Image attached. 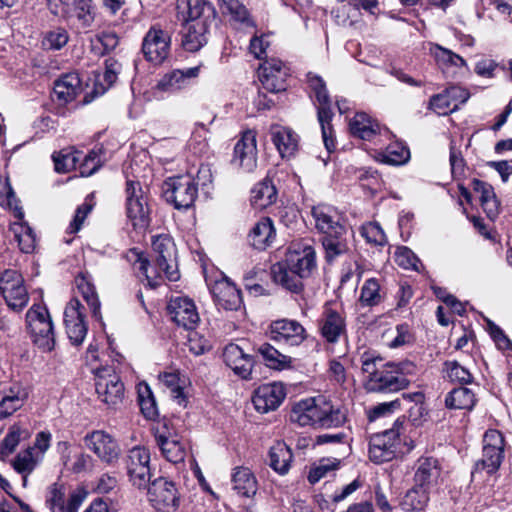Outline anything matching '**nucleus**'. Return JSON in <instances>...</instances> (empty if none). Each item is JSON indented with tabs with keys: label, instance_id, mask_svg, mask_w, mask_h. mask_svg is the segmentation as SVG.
<instances>
[{
	"label": "nucleus",
	"instance_id": "obj_21",
	"mask_svg": "<svg viewBox=\"0 0 512 512\" xmlns=\"http://www.w3.org/2000/svg\"><path fill=\"white\" fill-rule=\"evenodd\" d=\"M288 68L279 59L264 61L258 69V77L264 89L278 93L286 89Z\"/></svg>",
	"mask_w": 512,
	"mask_h": 512
},
{
	"label": "nucleus",
	"instance_id": "obj_13",
	"mask_svg": "<svg viewBox=\"0 0 512 512\" xmlns=\"http://www.w3.org/2000/svg\"><path fill=\"white\" fill-rule=\"evenodd\" d=\"M151 457L147 448L136 446L130 449L125 458L129 481L139 489H144L151 480Z\"/></svg>",
	"mask_w": 512,
	"mask_h": 512
},
{
	"label": "nucleus",
	"instance_id": "obj_18",
	"mask_svg": "<svg viewBox=\"0 0 512 512\" xmlns=\"http://www.w3.org/2000/svg\"><path fill=\"white\" fill-rule=\"evenodd\" d=\"M84 442L102 462L113 465L118 462L121 450L117 441L108 433L96 430L87 434Z\"/></svg>",
	"mask_w": 512,
	"mask_h": 512
},
{
	"label": "nucleus",
	"instance_id": "obj_43",
	"mask_svg": "<svg viewBox=\"0 0 512 512\" xmlns=\"http://www.w3.org/2000/svg\"><path fill=\"white\" fill-rule=\"evenodd\" d=\"M233 489L238 494L251 497L257 491V481L251 470L247 467H236L232 474Z\"/></svg>",
	"mask_w": 512,
	"mask_h": 512
},
{
	"label": "nucleus",
	"instance_id": "obj_46",
	"mask_svg": "<svg viewBox=\"0 0 512 512\" xmlns=\"http://www.w3.org/2000/svg\"><path fill=\"white\" fill-rule=\"evenodd\" d=\"M277 198L276 188L270 180L256 184L251 191V203L256 209H265Z\"/></svg>",
	"mask_w": 512,
	"mask_h": 512
},
{
	"label": "nucleus",
	"instance_id": "obj_12",
	"mask_svg": "<svg viewBox=\"0 0 512 512\" xmlns=\"http://www.w3.org/2000/svg\"><path fill=\"white\" fill-rule=\"evenodd\" d=\"M147 498L157 512H176L180 494L176 485L164 477L155 479L147 491Z\"/></svg>",
	"mask_w": 512,
	"mask_h": 512
},
{
	"label": "nucleus",
	"instance_id": "obj_54",
	"mask_svg": "<svg viewBox=\"0 0 512 512\" xmlns=\"http://www.w3.org/2000/svg\"><path fill=\"white\" fill-rule=\"evenodd\" d=\"M41 462L40 457L27 448L15 456L12 467L21 475H30Z\"/></svg>",
	"mask_w": 512,
	"mask_h": 512
},
{
	"label": "nucleus",
	"instance_id": "obj_55",
	"mask_svg": "<svg viewBox=\"0 0 512 512\" xmlns=\"http://www.w3.org/2000/svg\"><path fill=\"white\" fill-rule=\"evenodd\" d=\"M29 437L28 430L19 425L13 424L0 444V453L4 456L11 454L20 441Z\"/></svg>",
	"mask_w": 512,
	"mask_h": 512
},
{
	"label": "nucleus",
	"instance_id": "obj_50",
	"mask_svg": "<svg viewBox=\"0 0 512 512\" xmlns=\"http://www.w3.org/2000/svg\"><path fill=\"white\" fill-rule=\"evenodd\" d=\"M384 299V292L376 278L367 279L360 290L359 303L365 307L379 305Z\"/></svg>",
	"mask_w": 512,
	"mask_h": 512
},
{
	"label": "nucleus",
	"instance_id": "obj_6",
	"mask_svg": "<svg viewBox=\"0 0 512 512\" xmlns=\"http://www.w3.org/2000/svg\"><path fill=\"white\" fill-rule=\"evenodd\" d=\"M404 421L397 419L390 429L375 434L369 442V458L376 464L393 460L399 452Z\"/></svg>",
	"mask_w": 512,
	"mask_h": 512
},
{
	"label": "nucleus",
	"instance_id": "obj_48",
	"mask_svg": "<svg viewBox=\"0 0 512 512\" xmlns=\"http://www.w3.org/2000/svg\"><path fill=\"white\" fill-rule=\"evenodd\" d=\"M159 381L170 390L171 396L179 405L185 404L186 398L183 393V389L187 385L185 376H181L177 371L163 372L159 374Z\"/></svg>",
	"mask_w": 512,
	"mask_h": 512
},
{
	"label": "nucleus",
	"instance_id": "obj_27",
	"mask_svg": "<svg viewBox=\"0 0 512 512\" xmlns=\"http://www.w3.org/2000/svg\"><path fill=\"white\" fill-rule=\"evenodd\" d=\"M90 2L91 0H47V6L55 16L77 18L84 24H89L92 20Z\"/></svg>",
	"mask_w": 512,
	"mask_h": 512
},
{
	"label": "nucleus",
	"instance_id": "obj_23",
	"mask_svg": "<svg viewBox=\"0 0 512 512\" xmlns=\"http://www.w3.org/2000/svg\"><path fill=\"white\" fill-rule=\"evenodd\" d=\"M206 282L219 307L225 310H237L241 307L240 291L226 276L220 274L213 283L209 279Z\"/></svg>",
	"mask_w": 512,
	"mask_h": 512
},
{
	"label": "nucleus",
	"instance_id": "obj_10",
	"mask_svg": "<svg viewBox=\"0 0 512 512\" xmlns=\"http://www.w3.org/2000/svg\"><path fill=\"white\" fill-rule=\"evenodd\" d=\"M154 437L162 456L167 461L174 464L184 461L187 444L169 422L160 424L154 431Z\"/></svg>",
	"mask_w": 512,
	"mask_h": 512
},
{
	"label": "nucleus",
	"instance_id": "obj_64",
	"mask_svg": "<svg viewBox=\"0 0 512 512\" xmlns=\"http://www.w3.org/2000/svg\"><path fill=\"white\" fill-rule=\"evenodd\" d=\"M395 262L404 269L419 271L421 262L414 252L408 247H398L394 254Z\"/></svg>",
	"mask_w": 512,
	"mask_h": 512
},
{
	"label": "nucleus",
	"instance_id": "obj_2",
	"mask_svg": "<svg viewBox=\"0 0 512 512\" xmlns=\"http://www.w3.org/2000/svg\"><path fill=\"white\" fill-rule=\"evenodd\" d=\"M290 421L299 426L336 428L346 420V413L324 398H306L296 402L290 412Z\"/></svg>",
	"mask_w": 512,
	"mask_h": 512
},
{
	"label": "nucleus",
	"instance_id": "obj_4",
	"mask_svg": "<svg viewBox=\"0 0 512 512\" xmlns=\"http://www.w3.org/2000/svg\"><path fill=\"white\" fill-rule=\"evenodd\" d=\"M307 81L318 103L317 115L321 126L323 143L327 152L330 153L336 147L334 132L331 125L333 112L331 110L330 98L325 83L320 76L309 72L307 74Z\"/></svg>",
	"mask_w": 512,
	"mask_h": 512
},
{
	"label": "nucleus",
	"instance_id": "obj_7",
	"mask_svg": "<svg viewBox=\"0 0 512 512\" xmlns=\"http://www.w3.org/2000/svg\"><path fill=\"white\" fill-rule=\"evenodd\" d=\"M27 326L34 343L43 351H51L55 346L53 324L46 307L33 305L26 314Z\"/></svg>",
	"mask_w": 512,
	"mask_h": 512
},
{
	"label": "nucleus",
	"instance_id": "obj_5",
	"mask_svg": "<svg viewBox=\"0 0 512 512\" xmlns=\"http://www.w3.org/2000/svg\"><path fill=\"white\" fill-rule=\"evenodd\" d=\"M0 205L14 211L16 220L11 223L10 230L17 241L19 248L24 253H30L35 248L36 238L32 229L24 221V213L18 206L13 189L8 181L4 184V192H0Z\"/></svg>",
	"mask_w": 512,
	"mask_h": 512
},
{
	"label": "nucleus",
	"instance_id": "obj_15",
	"mask_svg": "<svg viewBox=\"0 0 512 512\" xmlns=\"http://www.w3.org/2000/svg\"><path fill=\"white\" fill-rule=\"evenodd\" d=\"M0 293L9 308L14 311L22 310L28 303L29 295L24 285V279L15 270H6L0 276Z\"/></svg>",
	"mask_w": 512,
	"mask_h": 512
},
{
	"label": "nucleus",
	"instance_id": "obj_26",
	"mask_svg": "<svg viewBox=\"0 0 512 512\" xmlns=\"http://www.w3.org/2000/svg\"><path fill=\"white\" fill-rule=\"evenodd\" d=\"M257 154L256 132L247 130L235 144L233 163L250 172L257 165Z\"/></svg>",
	"mask_w": 512,
	"mask_h": 512
},
{
	"label": "nucleus",
	"instance_id": "obj_32",
	"mask_svg": "<svg viewBox=\"0 0 512 512\" xmlns=\"http://www.w3.org/2000/svg\"><path fill=\"white\" fill-rule=\"evenodd\" d=\"M200 73V66L175 69L165 74L157 84L159 90L173 92L190 84Z\"/></svg>",
	"mask_w": 512,
	"mask_h": 512
},
{
	"label": "nucleus",
	"instance_id": "obj_1",
	"mask_svg": "<svg viewBox=\"0 0 512 512\" xmlns=\"http://www.w3.org/2000/svg\"><path fill=\"white\" fill-rule=\"evenodd\" d=\"M152 249L155 257L154 265H150L142 253L136 250L131 251L135 269L145 275L148 285L152 288L160 285L163 279L177 281L180 274L176 246L172 238L165 234L153 237Z\"/></svg>",
	"mask_w": 512,
	"mask_h": 512
},
{
	"label": "nucleus",
	"instance_id": "obj_36",
	"mask_svg": "<svg viewBox=\"0 0 512 512\" xmlns=\"http://www.w3.org/2000/svg\"><path fill=\"white\" fill-rule=\"evenodd\" d=\"M270 135L281 157H290L296 152L299 137L290 128L272 125Z\"/></svg>",
	"mask_w": 512,
	"mask_h": 512
},
{
	"label": "nucleus",
	"instance_id": "obj_31",
	"mask_svg": "<svg viewBox=\"0 0 512 512\" xmlns=\"http://www.w3.org/2000/svg\"><path fill=\"white\" fill-rule=\"evenodd\" d=\"M58 450L66 470L79 474L91 470L93 459L90 455L73 447L69 442H59Z\"/></svg>",
	"mask_w": 512,
	"mask_h": 512
},
{
	"label": "nucleus",
	"instance_id": "obj_51",
	"mask_svg": "<svg viewBox=\"0 0 512 512\" xmlns=\"http://www.w3.org/2000/svg\"><path fill=\"white\" fill-rule=\"evenodd\" d=\"M335 22L342 26L354 24L360 17L359 8L346 0H339L331 12Z\"/></svg>",
	"mask_w": 512,
	"mask_h": 512
},
{
	"label": "nucleus",
	"instance_id": "obj_28",
	"mask_svg": "<svg viewBox=\"0 0 512 512\" xmlns=\"http://www.w3.org/2000/svg\"><path fill=\"white\" fill-rule=\"evenodd\" d=\"M319 329L327 342L336 343L346 333L345 318L338 310L326 305L319 321Z\"/></svg>",
	"mask_w": 512,
	"mask_h": 512
},
{
	"label": "nucleus",
	"instance_id": "obj_33",
	"mask_svg": "<svg viewBox=\"0 0 512 512\" xmlns=\"http://www.w3.org/2000/svg\"><path fill=\"white\" fill-rule=\"evenodd\" d=\"M439 477L440 467L435 458L424 457L417 461L413 480L418 487L431 490L437 485Z\"/></svg>",
	"mask_w": 512,
	"mask_h": 512
},
{
	"label": "nucleus",
	"instance_id": "obj_56",
	"mask_svg": "<svg viewBox=\"0 0 512 512\" xmlns=\"http://www.w3.org/2000/svg\"><path fill=\"white\" fill-rule=\"evenodd\" d=\"M80 160V151L62 150L53 155L55 170L58 173H67L76 169Z\"/></svg>",
	"mask_w": 512,
	"mask_h": 512
},
{
	"label": "nucleus",
	"instance_id": "obj_29",
	"mask_svg": "<svg viewBox=\"0 0 512 512\" xmlns=\"http://www.w3.org/2000/svg\"><path fill=\"white\" fill-rule=\"evenodd\" d=\"M315 227L324 235L344 234L345 228L341 225V216L332 206L320 204L312 208Z\"/></svg>",
	"mask_w": 512,
	"mask_h": 512
},
{
	"label": "nucleus",
	"instance_id": "obj_3",
	"mask_svg": "<svg viewBox=\"0 0 512 512\" xmlns=\"http://www.w3.org/2000/svg\"><path fill=\"white\" fill-rule=\"evenodd\" d=\"M405 366V363H386L378 367L376 359H364L362 370L369 375L366 382L367 390L391 393L405 389L409 385L404 372Z\"/></svg>",
	"mask_w": 512,
	"mask_h": 512
},
{
	"label": "nucleus",
	"instance_id": "obj_22",
	"mask_svg": "<svg viewBox=\"0 0 512 512\" xmlns=\"http://www.w3.org/2000/svg\"><path fill=\"white\" fill-rule=\"evenodd\" d=\"M84 319L83 305L78 299H71L64 310V323L68 338L74 345L81 344L86 337L87 325Z\"/></svg>",
	"mask_w": 512,
	"mask_h": 512
},
{
	"label": "nucleus",
	"instance_id": "obj_16",
	"mask_svg": "<svg viewBox=\"0 0 512 512\" xmlns=\"http://www.w3.org/2000/svg\"><path fill=\"white\" fill-rule=\"evenodd\" d=\"M267 333L271 340L288 346H299L307 338L304 326L300 322L288 318L272 321Z\"/></svg>",
	"mask_w": 512,
	"mask_h": 512
},
{
	"label": "nucleus",
	"instance_id": "obj_62",
	"mask_svg": "<svg viewBox=\"0 0 512 512\" xmlns=\"http://www.w3.org/2000/svg\"><path fill=\"white\" fill-rule=\"evenodd\" d=\"M224 12L229 13L232 19L246 25H252L248 11L239 0H218Z\"/></svg>",
	"mask_w": 512,
	"mask_h": 512
},
{
	"label": "nucleus",
	"instance_id": "obj_35",
	"mask_svg": "<svg viewBox=\"0 0 512 512\" xmlns=\"http://www.w3.org/2000/svg\"><path fill=\"white\" fill-rule=\"evenodd\" d=\"M82 91V83L77 73H67L54 83V96L61 104L73 101Z\"/></svg>",
	"mask_w": 512,
	"mask_h": 512
},
{
	"label": "nucleus",
	"instance_id": "obj_45",
	"mask_svg": "<svg viewBox=\"0 0 512 512\" xmlns=\"http://www.w3.org/2000/svg\"><path fill=\"white\" fill-rule=\"evenodd\" d=\"M266 366L271 369L284 370L292 366V358L279 352L269 343H262L256 348Z\"/></svg>",
	"mask_w": 512,
	"mask_h": 512
},
{
	"label": "nucleus",
	"instance_id": "obj_53",
	"mask_svg": "<svg viewBox=\"0 0 512 512\" xmlns=\"http://www.w3.org/2000/svg\"><path fill=\"white\" fill-rule=\"evenodd\" d=\"M121 69V64L114 58H108L105 61V71L98 75L95 82V92L103 94L117 80V75Z\"/></svg>",
	"mask_w": 512,
	"mask_h": 512
},
{
	"label": "nucleus",
	"instance_id": "obj_40",
	"mask_svg": "<svg viewBox=\"0 0 512 512\" xmlns=\"http://www.w3.org/2000/svg\"><path fill=\"white\" fill-rule=\"evenodd\" d=\"M273 280L285 289L298 293L302 289V280L284 261L274 264L271 268Z\"/></svg>",
	"mask_w": 512,
	"mask_h": 512
},
{
	"label": "nucleus",
	"instance_id": "obj_9",
	"mask_svg": "<svg viewBox=\"0 0 512 512\" xmlns=\"http://www.w3.org/2000/svg\"><path fill=\"white\" fill-rule=\"evenodd\" d=\"M95 390L101 402L116 408L123 400L124 385L111 367L93 369Z\"/></svg>",
	"mask_w": 512,
	"mask_h": 512
},
{
	"label": "nucleus",
	"instance_id": "obj_52",
	"mask_svg": "<svg viewBox=\"0 0 512 512\" xmlns=\"http://www.w3.org/2000/svg\"><path fill=\"white\" fill-rule=\"evenodd\" d=\"M410 158L409 149L400 142L391 143L384 151L378 154L377 159L390 165L405 164Z\"/></svg>",
	"mask_w": 512,
	"mask_h": 512
},
{
	"label": "nucleus",
	"instance_id": "obj_47",
	"mask_svg": "<svg viewBox=\"0 0 512 512\" xmlns=\"http://www.w3.org/2000/svg\"><path fill=\"white\" fill-rule=\"evenodd\" d=\"M430 491L424 487H418L414 483L413 487L406 492L401 501L402 509L406 512L423 510L429 501Z\"/></svg>",
	"mask_w": 512,
	"mask_h": 512
},
{
	"label": "nucleus",
	"instance_id": "obj_24",
	"mask_svg": "<svg viewBox=\"0 0 512 512\" xmlns=\"http://www.w3.org/2000/svg\"><path fill=\"white\" fill-rule=\"evenodd\" d=\"M168 312L172 320L185 329H194L200 321V316L194 301L185 296L170 299Z\"/></svg>",
	"mask_w": 512,
	"mask_h": 512
},
{
	"label": "nucleus",
	"instance_id": "obj_14",
	"mask_svg": "<svg viewBox=\"0 0 512 512\" xmlns=\"http://www.w3.org/2000/svg\"><path fill=\"white\" fill-rule=\"evenodd\" d=\"M504 447V438L500 431L495 429L486 431L483 437L482 458L476 463L475 471L495 473L504 459Z\"/></svg>",
	"mask_w": 512,
	"mask_h": 512
},
{
	"label": "nucleus",
	"instance_id": "obj_61",
	"mask_svg": "<svg viewBox=\"0 0 512 512\" xmlns=\"http://www.w3.org/2000/svg\"><path fill=\"white\" fill-rule=\"evenodd\" d=\"M224 12L229 13L232 19L246 25H252L248 11L239 0H218Z\"/></svg>",
	"mask_w": 512,
	"mask_h": 512
},
{
	"label": "nucleus",
	"instance_id": "obj_38",
	"mask_svg": "<svg viewBox=\"0 0 512 512\" xmlns=\"http://www.w3.org/2000/svg\"><path fill=\"white\" fill-rule=\"evenodd\" d=\"M276 237V231L270 218L260 219L251 229L248 239L251 245L259 250L271 246Z\"/></svg>",
	"mask_w": 512,
	"mask_h": 512
},
{
	"label": "nucleus",
	"instance_id": "obj_59",
	"mask_svg": "<svg viewBox=\"0 0 512 512\" xmlns=\"http://www.w3.org/2000/svg\"><path fill=\"white\" fill-rule=\"evenodd\" d=\"M138 399L141 412L147 419H153L157 415L156 402L153 394L146 384H140L138 387Z\"/></svg>",
	"mask_w": 512,
	"mask_h": 512
},
{
	"label": "nucleus",
	"instance_id": "obj_39",
	"mask_svg": "<svg viewBox=\"0 0 512 512\" xmlns=\"http://www.w3.org/2000/svg\"><path fill=\"white\" fill-rule=\"evenodd\" d=\"M353 136L363 140H372L380 134L379 124L364 112L356 113L349 122Z\"/></svg>",
	"mask_w": 512,
	"mask_h": 512
},
{
	"label": "nucleus",
	"instance_id": "obj_57",
	"mask_svg": "<svg viewBox=\"0 0 512 512\" xmlns=\"http://www.w3.org/2000/svg\"><path fill=\"white\" fill-rule=\"evenodd\" d=\"M384 337L387 341V345L390 348H399L404 345L411 344L413 342V335L407 324L397 325L395 330H388L384 333Z\"/></svg>",
	"mask_w": 512,
	"mask_h": 512
},
{
	"label": "nucleus",
	"instance_id": "obj_41",
	"mask_svg": "<svg viewBox=\"0 0 512 512\" xmlns=\"http://www.w3.org/2000/svg\"><path fill=\"white\" fill-rule=\"evenodd\" d=\"M429 51L439 68L444 72L448 71L450 68H467L466 61L460 55L452 52L449 49H446L437 44H431Z\"/></svg>",
	"mask_w": 512,
	"mask_h": 512
},
{
	"label": "nucleus",
	"instance_id": "obj_30",
	"mask_svg": "<svg viewBox=\"0 0 512 512\" xmlns=\"http://www.w3.org/2000/svg\"><path fill=\"white\" fill-rule=\"evenodd\" d=\"M222 356L226 366L236 375L242 379L250 378L253 368V358L251 355L246 354L240 346L234 343L226 345Z\"/></svg>",
	"mask_w": 512,
	"mask_h": 512
},
{
	"label": "nucleus",
	"instance_id": "obj_63",
	"mask_svg": "<svg viewBox=\"0 0 512 512\" xmlns=\"http://www.w3.org/2000/svg\"><path fill=\"white\" fill-rule=\"evenodd\" d=\"M360 233L362 237L372 245L383 246L386 244V235L377 222H368L361 226Z\"/></svg>",
	"mask_w": 512,
	"mask_h": 512
},
{
	"label": "nucleus",
	"instance_id": "obj_25",
	"mask_svg": "<svg viewBox=\"0 0 512 512\" xmlns=\"http://www.w3.org/2000/svg\"><path fill=\"white\" fill-rule=\"evenodd\" d=\"M286 391L282 383L272 382L259 386L253 394L252 402L260 413H268L277 409L283 402Z\"/></svg>",
	"mask_w": 512,
	"mask_h": 512
},
{
	"label": "nucleus",
	"instance_id": "obj_60",
	"mask_svg": "<svg viewBox=\"0 0 512 512\" xmlns=\"http://www.w3.org/2000/svg\"><path fill=\"white\" fill-rule=\"evenodd\" d=\"M344 234L325 235L322 240L323 247L326 251V257L329 260L345 253L347 244L343 239Z\"/></svg>",
	"mask_w": 512,
	"mask_h": 512
},
{
	"label": "nucleus",
	"instance_id": "obj_20",
	"mask_svg": "<svg viewBox=\"0 0 512 512\" xmlns=\"http://www.w3.org/2000/svg\"><path fill=\"white\" fill-rule=\"evenodd\" d=\"M170 44L169 33L159 26H152L143 39L142 51L149 62L160 64L168 57Z\"/></svg>",
	"mask_w": 512,
	"mask_h": 512
},
{
	"label": "nucleus",
	"instance_id": "obj_17",
	"mask_svg": "<svg viewBox=\"0 0 512 512\" xmlns=\"http://www.w3.org/2000/svg\"><path fill=\"white\" fill-rule=\"evenodd\" d=\"M283 261L302 280L309 277L316 268L315 250L308 243H293Z\"/></svg>",
	"mask_w": 512,
	"mask_h": 512
},
{
	"label": "nucleus",
	"instance_id": "obj_49",
	"mask_svg": "<svg viewBox=\"0 0 512 512\" xmlns=\"http://www.w3.org/2000/svg\"><path fill=\"white\" fill-rule=\"evenodd\" d=\"M475 403V394L467 387L455 388L445 398V405L449 409L471 410Z\"/></svg>",
	"mask_w": 512,
	"mask_h": 512
},
{
	"label": "nucleus",
	"instance_id": "obj_34",
	"mask_svg": "<svg viewBox=\"0 0 512 512\" xmlns=\"http://www.w3.org/2000/svg\"><path fill=\"white\" fill-rule=\"evenodd\" d=\"M2 393L0 419L8 418L20 410L28 397L27 391L19 384H14L9 389H3Z\"/></svg>",
	"mask_w": 512,
	"mask_h": 512
},
{
	"label": "nucleus",
	"instance_id": "obj_58",
	"mask_svg": "<svg viewBox=\"0 0 512 512\" xmlns=\"http://www.w3.org/2000/svg\"><path fill=\"white\" fill-rule=\"evenodd\" d=\"M340 461L336 458H322L311 467L308 474V481L311 484L319 482L328 473L339 468Z\"/></svg>",
	"mask_w": 512,
	"mask_h": 512
},
{
	"label": "nucleus",
	"instance_id": "obj_8",
	"mask_svg": "<svg viewBox=\"0 0 512 512\" xmlns=\"http://www.w3.org/2000/svg\"><path fill=\"white\" fill-rule=\"evenodd\" d=\"M198 189L190 174L169 178L163 186V195L176 209L190 208L196 200Z\"/></svg>",
	"mask_w": 512,
	"mask_h": 512
},
{
	"label": "nucleus",
	"instance_id": "obj_11",
	"mask_svg": "<svg viewBox=\"0 0 512 512\" xmlns=\"http://www.w3.org/2000/svg\"><path fill=\"white\" fill-rule=\"evenodd\" d=\"M127 217L137 230H145L150 224V208L147 195L143 192L140 183L127 182Z\"/></svg>",
	"mask_w": 512,
	"mask_h": 512
},
{
	"label": "nucleus",
	"instance_id": "obj_19",
	"mask_svg": "<svg viewBox=\"0 0 512 512\" xmlns=\"http://www.w3.org/2000/svg\"><path fill=\"white\" fill-rule=\"evenodd\" d=\"M215 9L206 0H178L177 17L183 24L209 25L215 20Z\"/></svg>",
	"mask_w": 512,
	"mask_h": 512
},
{
	"label": "nucleus",
	"instance_id": "obj_37",
	"mask_svg": "<svg viewBox=\"0 0 512 512\" xmlns=\"http://www.w3.org/2000/svg\"><path fill=\"white\" fill-rule=\"evenodd\" d=\"M75 284L78 292L90 308L92 316L101 319L100 301L91 275L87 272L79 273L75 277Z\"/></svg>",
	"mask_w": 512,
	"mask_h": 512
},
{
	"label": "nucleus",
	"instance_id": "obj_44",
	"mask_svg": "<svg viewBox=\"0 0 512 512\" xmlns=\"http://www.w3.org/2000/svg\"><path fill=\"white\" fill-rule=\"evenodd\" d=\"M184 25L185 30L182 40L183 47L190 52L198 51L207 42L206 33L209 25L194 23Z\"/></svg>",
	"mask_w": 512,
	"mask_h": 512
},
{
	"label": "nucleus",
	"instance_id": "obj_42",
	"mask_svg": "<svg viewBox=\"0 0 512 512\" xmlns=\"http://www.w3.org/2000/svg\"><path fill=\"white\" fill-rule=\"evenodd\" d=\"M292 458L291 449L283 442H277L270 448L269 465L280 475H285L289 471Z\"/></svg>",
	"mask_w": 512,
	"mask_h": 512
}]
</instances>
